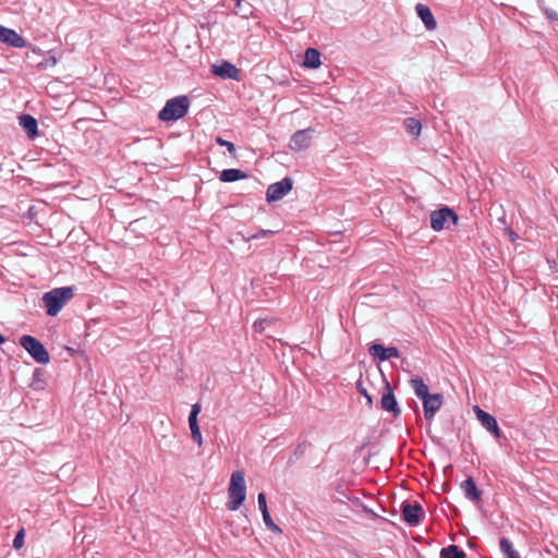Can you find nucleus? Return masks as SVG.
Segmentation results:
<instances>
[{"label": "nucleus", "instance_id": "412c9836", "mask_svg": "<svg viewBox=\"0 0 558 558\" xmlns=\"http://www.w3.org/2000/svg\"><path fill=\"white\" fill-rule=\"evenodd\" d=\"M189 425L191 429V435L194 441L201 447L203 445V436L197 423V418L193 415V417H189Z\"/></svg>", "mask_w": 558, "mask_h": 558}, {"label": "nucleus", "instance_id": "c756f323", "mask_svg": "<svg viewBox=\"0 0 558 558\" xmlns=\"http://www.w3.org/2000/svg\"><path fill=\"white\" fill-rule=\"evenodd\" d=\"M271 233L272 232L268 231V230H259L257 233L248 235L247 240L264 238V236H266L268 234H271Z\"/></svg>", "mask_w": 558, "mask_h": 558}, {"label": "nucleus", "instance_id": "dca6fc26", "mask_svg": "<svg viewBox=\"0 0 558 558\" xmlns=\"http://www.w3.org/2000/svg\"><path fill=\"white\" fill-rule=\"evenodd\" d=\"M415 10H416L417 15L421 17L425 27L428 31H433L436 28V26H437L436 20L434 19L433 13L427 5L418 3L416 5Z\"/></svg>", "mask_w": 558, "mask_h": 558}, {"label": "nucleus", "instance_id": "473e14b6", "mask_svg": "<svg viewBox=\"0 0 558 558\" xmlns=\"http://www.w3.org/2000/svg\"><path fill=\"white\" fill-rule=\"evenodd\" d=\"M545 12H546V15L548 16V19L558 21V13L556 11H551V10L546 9Z\"/></svg>", "mask_w": 558, "mask_h": 558}, {"label": "nucleus", "instance_id": "b1692460", "mask_svg": "<svg viewBox=\"0 0 558 558\" xmlns=\"http://www.w3.org/2000/svg\"><path fill=\"white\" fill-rule=\"evenodd\" d=\"M404 126H405L407 131L414 136H418L421 129H422L421 122L414 118L405 119Z\"/></svg>", "mask_w": 558, "mask_h": 558}, {"label": "nucleus", "instance_id": "f704fd0d", "mask_svg": "<svg viewBox=\"0 0 558 558\" xmlns=\"http://www.w3.org/2000/svg\"><path fill=\"white\" fill-rule=\"evenodd\" d=\"M509 236H510L512 242L515 241L517 235H515V233L512 230H509Z\"/></svg>", "mask_w": 558, "mask_h": 558}, {"label": "nucleus", "instance_id": "aec40b11", "mask_svg": "<svg viewBox=\"0 0 558 558\" xmlns=\"http://www.w3.org/2000/svg\"><path fill=\"white\" fill-rule=\"evenodd\" d=\"M410 385L413 388L416 397L420 398L421 400L425 399L427 396L430 395L427 385L420 377L411 379Z\"/></svg>", "mask_w": 558, "mask_h": 558}, {"label": "nucleus", "instance_id": "ddd939ff", "mask_svg": "<svg viewBox=\"0 0 558 558\" xmlns=\"http://www.w3.org/2000/svg\"><path fill=\"white\" fill-rule=\"evenodd\" d=\"M257 501L258 508L263 514L264 523L267 526V529L277 534L282 533V530L274 522L268 512L266 495L264 493L258 494Z\"/></svg>", "mask_w": 558, "mask_h": 558}, {"label": "nucleus", "instance_id": "9b49d317", "mask_svg": "<svg viewBox=\"0 0 558 558\" xmlns=\"http://www.w3.org/2000/svg\"><path fill=\"white\" fill-rule=\"evenodd\" d=\"M423 513V508L420 504H403L402 517L403 520L410 525H417Z\"/></svg>", "mask_w": 558, "mask_h": 558}, {"label": "nucleus", "instance_id": "2eb2a0df", "mask_svg": "<svg viewBox=\"0 0 558 558\" xmlns=\"http://www.w3.org/2000/svg\"><path fill=\"white\" fill-rule=\"evenodd\" d=\"M213 73L217 76L223 77V78H234L236 80L239 76V69L231 64L230 62H222L219 65L213 66Z\"/></svg>", "mask_w": 558, "mask_h": 558}, {"label": "nucleus", "instance_id": "393cba45", "mask_svg": "<svg viewBox=\"0 0 558 558\" xmlns=\"http://www.w3.org/2000/svg\"><path fill=\"white\" fill-rule=\"evenodd\" d=\"M234 13L241 15L242 17H248L252 15V5L250 2H235Z\"/></svg>", "mask_w": 558, "mask_h": 558}, {"label": "nucleus", "instance_id": "bb28decb", "mask_svg": "<svg viewBox=\"0 0 558 558\" xmlns=\"http://www.w3.org/2000/svg\"><path fill=\"white\" fill-rule=\"evenodd\" d=\"M216 142L218 145L220 146H223V147H227L228 151L232 155V156H235V146L233 143L229 142V141H226L221 137H217L216 138Z\"/></svg>", "mask_w": 558, "mask_h": 558}, {"label": "nucleus", "instance_id": "7ed1b4c3", "mask_svg": "<svg viewBox=\"0 0 558 558\" xmlns=\"http://www.w3.org/2000/svg\"><path fill=\"white\" fill-rule=\"evenodd\" d=\"M190 107V100L186 96H179L169 99L166 106L159 111L158 118L161 121H175L183 118Z\"/></svg>", "mask_w": 558, "mask_h": 558}, {"label": "nucleus", "instance_id": "c9c22d12", "mask_svg": "<svg viewBox=\"0 0 558 558\" xmlns=\"http://www.w3.org/2000/svg\"><path fill=\"white\" fill-rule=\"evenodd\" d=\"M4 342V337L0 333V344Z\"/></svg>", "mask_w": 558, "mask_h": 558}, {"label": "nucleus", "instance_id": "a878e982", "mask_svg": "<svg viewBox=\"0 0 558 558\" xmlns=\"http://www.w3.org/2000/svg\"><path fill=\"white\" fill-rule=\"evenodd\" d=\"M302 65L305 68H314V48L310 47L306 49Z\"/></svg>", "mask_w": 558, "mask_h": 558}, {"label": "nucleus", "instance_id": "6ab92c4d", "mask_svg": "<svg viewBox=\"0 0 558 558\" xmlns=\"http://www.w3.org/2000/svg\"><path fill=\"white\" fill-rule=\"evenodd\" d=\"M247 174L240 169H226L220 173L222 182H234L238 180L246 179Z\"/></svg>", "mask_w": 558, "mask_h": 558}, {"label": "nucleus", "instance_id": "7c9ffc66", "mask_svg": "<svg viewBox=\"0 0 558 558\" xmlns=\"http://www.w3.org/2000/svg\"><path fill=\"white\" fill-rule=\"evenodd\" d=\"M199 412H201V404L195 403L192 405V410H191L189 417H193V415H194L195 418H197V415L199 414Z\"/></svg>", "mask_w": 558, "mask_h": 558}, {"label": "nucleus", "instance_id": "2f4dec72", "mask_svg": "<svg viewBox=\"0 0 558 558\" xmlns=\"http://www.w3.org/2000/svg\"><path fill=\"white\" fill-rule=\"evenodd\" d=\"M264 323L265 320H257L254 323L253 328L257 332H262L264 330Z\"/></svg>", "mask_w": 558, "mask_h": 558}, {"label": "nucleus", "instance_id": "4be33fe9", "mask_svg": "<svg viewBox=\"0 0 558 558\" xmlns=\"http://www.w3.org/2000/svg\"><path fill=\"white\" fill-rule=\"evenodd\" d=\"M440 555L442 558H465L464 551L460 550L456 545L442 548Z\"/></svg>", "mask_w": 558, "mask_h": 558}, {"label": "nucleus", "instance_id": "4468645a", "mask_svg": "<svg viewBox=\"0 0 558 558\" xmlns=\"http://www.w3.org/2000/svg\"><path fill=\"white\" fill-rule=\"evenodd\" d=\"M369 353L380 361L389 360L390 357H399V350L396 347L385 348L381 344L375 343L369 348Z\"/></svg>", "mask_w": 558, "mask_h": 558}, {"label": "nucleus", "instance_id": "1a4fd4ad", "mask_svg": "<svg viewBox=\"0 0 558 558\" xmlns=\"http://www.w3.org/2000/svg\"><path fill=\"white\" fill-rule=\"evenodd\" d=\"M0 41L15 48H24L27 46L26 40L14 29L0 25Z\"/></svg>", "mask_w": 558, "mask_h": 558}, {"label": "nucleus", "instance_id": "5701e85b", "mask_svg": "<svg viewBox=\"0 0 558 558\" xmlns=\"http://www.w3.org/2000/svg\"><path fill=\"white\" fill-rule=\"evenodd\" d=\"M500 549L507 558H520L519 553L513 548L512 543L508 538L500 539Z\"/></svg>", "mask_w": 558, "mask_h": 558}, {"label": "nucleus", "instance_id": "0eeeda50", "mask_svg": "<svg viewBox=\"0 0 558 558\" xmlns=\"http://www.w3.org/2000/svg\"><path fill=\"white\" fill-rule=\"evenodd\" d=\"M381 409L388 412H391L393 416H398L400 414V408L395 398L392 388L386 379H384V388L383 395L380 399Z\"/></svg>", "mask_w": 558, "mask_h": 558}, {"label": "nucleus", "instance_id": "9d476101", "mask_svg": "<svg viewBox=\"0 0 558 558\" xmlns=\"http://www.w3.org/2000/svg\"><path fill=\"white\" fill-rule=\"evenodd\" d=\"M422 401H423V408H424V416L427 421H430L435 416V413L442 405V395H440V393L429 395Z\"/></svg>", "mask_w": 558, "mask_h": 558}, {"label": "nucleus", "instance_id": "6e6552de", "mask_svg": "<svg viewBox=\"0 0 558 558\" xmlns=\"http://www.w3.org/2000/svg\"><path fill=\"white\" fill-rule=\"evenodd\" d=\"M474 412H475L477 420L481 422V424L488 432H490L497 439H499L501 437V430L498 426L496 418L492 414L482 410L480 407H475Z\"/></svg>", "mask_w": 558, "mask_h": 558}, {"label": "nucleus", "instance_id": "f03ea898", "mask_svg": "<svg viewBox=\"0 0 558 558\" xmlns=\"http://www.w3.org/2000/svg\"><path fill=\"white\" fill-rule=\"evenodd\" d=\"M74 296V289L72 287L56 288L43 296V302L46 306L49 316H56L62 307Z\"/></svg>", "mask_w": 558, "mask_h": 558}, {"label": "nucleus", "instance_id": "20e7f679", "mask_svg": "<svg viewBox=\"0 0 558 558\" xmlns=\"http://www.w3.org/2000/svg\"><path fill=\"white\" fill-rule=\"evenodd\" d=\"M20 344L28 352V354L40 364H48L50 356L44 344L35 337L24 335L20 339Z\"/></svg>", "mask_w": 558, "mask_h": 558}, {"label": "nucleus", "instance_id": "f257e3e1", "mask_svg": "<svg viewBox=\"0 0 558 558\" xmlns=\"http://www.w3.org/2000/svg\"><path fill=\"white\" fill-rule=\"evenodd\" d=\"M227 508L230 511L238 510L246 498L245 474L242 470H236L231 474L228 487Z\"/></svg>", "mask_w": 558, "mask_h": 558}, {"label": "nucleus", "instance_id": "cd10ccee", "mask_svg": "<svg viewBox=\"0 0 558 558\" xmlns=\"http://www.w3.org/2000/svg\"><path fill=\"white\" fill-rule=\"evenodd\" d=\"M24 545V529L20 530L13 539V547L15 549L22 548Z\"/></svg>", "mask_w": 558, "mask_h": 558}, {"label": "nucleus", "instance_id": "a211bd4d", "mask_svg": "<svg viewBox=\"0 0 558 558\" xmlns=\"http://www.w3.org/2000/svg\"><path fill=\"white\" fill-rule=\"evenodd\" d=\"M20 125L24 129L29 138H34L38 134L37 120L31 114L21 116Z\"/></svg>", "mask_w": 558, "mask_h": 558}, {"label": "nucleus", "instance_id": "c85d7f7f", "mask_svg": "<svg viewBox=\"0 0 558 558\" xmlns=\"http://www.w3.org/2000/svg\"><path fill=\"white\" fill-rule=\"evenodd\" d=\"M359 392L361 395H363L365 398H366V401H367V405L368 407H372L373 405V398L372 396L368 393V391L366 390V388L363 386V383H357V386H356Z\"/></svg>", "mask_w": 558, "mask_h": 558}, {"label": "nucleus", "instance_id": "423d86ee", "mask_svg": "<svg viewBox=\"0 0 558 558\" xmlns=\"http://www.w3.org/2000/svg\"><path fill=\"white\" fill-rule=\"evenodd\" d=\"M292 190V180L284 178L279 182L272 183L268 186L266 192L267 202H277L286 196Z\"/></svg>", "mask_w": 558, "mask_h": 558}, {"label": "nucleus", "instance_id": "f8f14e48", "mask_svg": "<svg viewBox=\"0 0 558 558\" xmlns=\"http://www.w3.org/2000/svg\"><path fill=\"white\" fill-rule=\"evenodd\" d=\"M312 143V131L301 130L298 131L290 140V148L293 150H302L311 146Z\"/></svg>", "mask_w": 558, "mask_h": 558}, {"label": "nucleus", "instance_id": "f3484780", "mask_svg": "<svg viewBox=\"0 0 558 558\" xmlns=\"http://www.w3.org/2000/svg\"><path fill=\"white\" fill-rule=\"evenodd\" d=\"M461 489L463 490L466 498L473 501L481 500L482 492L476 487L475 482L472 477L466 478L461 484Z\"/></svg>", "mask_w": 558, "mask_h": 558}, {"label": "nucleus", "instance_id": "72a5a7b5", "mask_svg": "<svg viewBox=\"0 0 558 558\" xmlns=\"http://www.w3.org/2000/svg\"><path fill=\"white\" fill-rule=\"evenodd\" d=\"M319 65H320L319 52L316 50V63H315L316 69L319 68Z\"/></svg>", "mask_w": 558, "mask_h": 558}, {"label": "nucleus", "instance_id": "39448f33", "mask_svg": "<svg viewBox=\"0 0 558 558\" xmlns=\"http://www.w3.org/2000/svg\"><path fill=\"white\" fill-rule=\"evenodd\" d=\"M448 221H451L453 225L458 221L457 214L448 207L440 208L430 214V227L435 231L442 230Z\"/></svg>", "mask_w": 558, "mask_h": 558}]
</instances>
